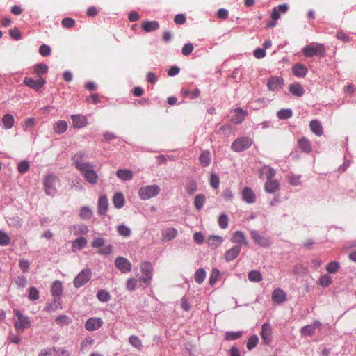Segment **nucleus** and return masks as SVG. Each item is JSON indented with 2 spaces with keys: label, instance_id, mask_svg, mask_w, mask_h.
<instances>
[{
  "label": "nucleus",
  "instance_id": "57",
  "mask_svg": "<svg viewBox=\"0 0 356 356\" xmlns=\"http://www.w3.org/2000/svg\"><path fill=\"white\" fill-rule=\"evenodd\" d=\"M118 232L120 236L128 237L131 234V230L129 227L124 225H120L118 227Z\"/></svg>",
  "mask_w": 356,
  "mask_h": 356
},
{
  "label": "nucleus",
  "instance_id": "5",
  "mask_svg": "<svg viewBox=\"0 0 356 356\" xmlns=\"http://www.w3.org/2000/svg\"><path fill=\"white\" fill-rule=\"evenodd\" d=\"M252 144L249 137H241L236 139L232 144L231 148L234 152H242L248 149Z\"/></svg>",
  "mask_w": 356,
  "mask_h": 356
},
{
  "label": "nucleus",
  "instance_id": "26",
  "mask_svg": "<svg viewBox=\"0 0 356 356\" xmlns=\"http://www.w3.org/2000/svg\"><path fill=\"white\" fill-rule=\"evenodd\" d=\"M310 129L318 136H321L323 134V129L321 124L317 120H313L310 122Z\"/></svg>",
  "mask_w": 356,
  "mask_h": 356
},
{
  "label": "nucleus",
  "instance_id": "10",
  "mask_svg": "<svg viewBox=\"0 0 356 356\" xmlns=\"http://www.w3.org/2000/svg\"><path fill=\"white\" fill-rule=\"evenodd\" d=\"M115 265L122 273L130 272L132 267L131 262L127 259L122 257H118L115 259Z\"/></svg>",
  "mask_w": 356,
  "mask_h": 356
},
{
  "label": "nucleus",
  "instance_id": "47",
  "mask_svg": "<svg viewBox=\"0 0 356 356\" xmlns=\"http://www.w3.org/2000/svg\"><path fill=\"white\" fill-rule=\"evenodd\" d=\"M242 332H227L225 334V339L227 341H233L241 338Z\"/></svg>",
  "mask_w": 356,
  "mask_h": 356
},
{
  "label": "nucleus",
  "instance_id": "33",
  "mask_svg": "<svg viewBox=\"0 0 356 356\" xmlns=\"http://www.w3.org/2000/svg\"><path fill=\"white\" fill-rule=\"evenodd\" d=\"M34 74L38 77H42L48 72V66L44 63H38L33 66Z\"/></svg>",
  "mask_w": 356,
  "mask_h": 356
},
{
  "label": "nucleus",
  "instance_id": "43",
  "mask_svg": "<svg viewBox=\"0 0 356 356\" xmlns=\"http://www.w3.org/2000/svg\"><path fill=\"white\" fill-rule=\"evenodd\" d=\"M248 280L252 282H259L263 280L261 273L258 270H251L248 273Z\"/></svg>",
  "mask_w": 356,
  "mask_h": 356
},
{
  "label": "nucleus",
  "instance_id": "9",
  "mask_svg": "<svg viewBox=\"0 0 356 356\" xmlns=\"http://www.w3.org/2000/svg\"><path fill=\"white\" fill-rule=\"evenodd\" d=\"M57 180V177L53 175H49L45 177L44 184L47 195H51L56 193V183Z\"/></svg>",
  "mask_w": 356,
  "mask_h": 356
},
{
  "label": "nucleus",
  "instance_id": "19",
  "mask_svg": "<svg viewBox=\"0 0 356 356\" xmlns=\"http://www.w3.org/2000/svg\"><path fill=\"white\" fill-rule=\"evenodd\" d=\"M74 128L81 129L88 124L87 118L82 115H72L71 116Z\"/></svg>",
  "mask_w": 356,
  "mask_h": 356
},
{
  "label": "nucleus",
  "instance_id": "45",
  "mask_svg": "<svg viewBox=\"0 0 356 356\" xmlns=\"http://www.w3.org/2000/svg\"><path fill=\"white\" fill-rule=\"evenodd\" d=\"M97 298L99 301L106 302L111 299V296L107 291L101 289L97 292Z\"/></svg>",
  "mask_w": 356,
  "mask_h": 356
},
{
  "label": "nucleus",
  "instance_id": "60",
  "mask_svg": "<svg viewBox=\"0 0 356 356\" xmlns=\"http://www.w3.org/2000/svg\"><path fill=\"white\" fill-rule=\"evenodd\" d=\"M29 163L26 161H21L17 165V170L22 174L26 172L29 170Z\"/></svg>",
  "mask_w": 356,
  "mask_h": 356
},
{
  "label": "nucleus",
  "instance_id": "52",
  "mask_svg": "<svg viewBox=\"0 0 356 356\" xmlns=\"http://www.w3.org/2000/svg\"><path fill=\"white\" fill-rule=\"evenodd\" d=\"M340 268V265L337 261H331L326 266V270L329 273H337Z\"/></svg>",
  "mask_w": 356,
  "mask_h": 356
},
{
  "label": "nucleus",
  "instance_id": "21",
  "mask_svg": "<svg viewBox=\"0 0 356 356\" xmlns=\"http://www.w3.org/2000/svg\"><path fill=\"white\" fill-rule=\"evenodd\" d=\"M298 147L305 153H310L312 151L311 141L306 137L302 136L298 140Z\"/></svg>",
  "mask_w": 356,
  "mask_h": 356
},
{
  "label": "nucleus",
  "instance_id": "46",
  "mask_svg": "<svg viewBox=\"0 0 356 356\" xmlns=\"http://www.w3.org/2000/svg\"><path fill=\"white\" fill-rule=\"evenodd\" d=\"M92 211L88 207H83L80 210L79 216L83 220H88L92 217Z\"/></svg>",
  "mask_w": 356,
  "mask_h": 356
},
{
  "label": "nucleus",
  "instance_id": "42",
  "mask_svg": "<svg viewBox=\"0 0 356 356\" xmlns=\"http://www.w3.org/2000/svg\"><path fill=\"white\" fill-rule=\"evenodd\" d=\"M129 342L133 347H134L137 350H142V348H143L142 341L139 339L138 337L135 336V335L130 336L129 338Z\"/></svg>",
  "mask_w": 356,
  "mask_h": 356
},
{
  "label": "nucleus",
  "instance_id": "7",
  "mask_svg": "<svg viewBox=\"0 0 356 356\" xmlns=\"http://www.w3.org/2000/svg\"><path fill=\"white\" fill-rule=\"evenodd\" d=\"M92 271L86 268L81 271L74 278L73 284L76 288H80L85 285L91 278Z\"/></svg>",
  "mask_w": 356,
  "mask_h": 356
},
{
  "label": "nucleus",
  "instance_id": "62",
  "mask_svg": "<svg viewBox=\"0 0 356 356\" xmlns=\"http://www.w3.org/2000/svg\"><path fill=\"white\" fill-rule=\"evenodd\" d=\"M65 28L70 29L75 25V21L71 17H65L61 22Z\"/></svg>",
  "mask_w": 356,
  "mask_h": 356
},
{
  "label": "nucleus",
  "instance_id": "59",
  "mask_svg": "<svg viewBox=\"0 0 356 356\" xmlns=\"http://www.w3.org/2000/svg\"><path fill=\"white\" fill-rule=\"evenodd\" d=\"M138 280L135 278H129L126 283V288L127 290L132 291L136 288Z\"/></svg>",
  "mask_w": 356,
  "mask_h": 356
},
{
  "label": "nucleus",
  "instance_id": "53",
  "mask_svg": "<svg viewBox=\"0 0 356 356\" xmlns=\"http://www.w3.org/2000/svg\"><path fill=\"white\" fill-rule=\"evenodd\" d=\"M332 282V277L328 275H323L321 277V278L319 279V284L323 286V287H326V286H328L329 285H330Z\"/></svg>",
  "mask_w": 356,
  "mask_h": 356
},
{
  "label": "nucleus",
  "instance_id": "29",
  "mask_svg": "<svg viewBox=\"0 0 356 356\" xmlns=\"http://www.w3.org/2000/svg\"><path fill=\"white\" fill-rule=\"evenodd\" d=\"M116 176L122 181H128L133 178V172L130 170L120 169L117 170Z\"/></svg>",
  "mask_w": 356,
  "mask_h": 356
},
{
  "label": "nucleus",
  "instance_id": "35",
  "mask_svg": "<svg viewBox=\"0 0 356 356\" xmlns=\"http://www.w3.org/2000/svg\"><path fill=\"white\" fill-rule=\"evenodd\" d=\"M199 161L203 167H207L211 163V153L209 150L203 151L200 156Z\"/></svg>",
  "mask_w": 356,
  "mask_h": 356
},
{
  "label": "nucleus",
  "instance_id": "28",
  "mask_svg": "<svg viewBox=\"0 0 356 356\" xmlns=\"http://www.w3.org/2000/svg\"><path fill=\"white\" fill-rule=\"evenodd\" d=\"M141 26L145 32L148 33L157 30L159 28V23L157 21L143 22Z\"/></svg>",
  "mask_w": 356,
  "mask_h": 356
},
{
  "label": "nucleus",
  "instance_id": "34",
  "mask_svg": "<svg viewBox=\"0 0 356 356\" xmlns=\"http://www.w3.org/2000/svg\"><path fill=\"white\" fill-rule=\"evenodd\" d=\"M289 92L297 97H302L304 94V89L301 84L295 83L291 84L289 88Z\"/></svg>",
  "mask_w": 356,
  "mask_h": 356
},
{
  "label": "nucleus",
  "instance_id": "15",
  "mask_svg": "<svg viewBox=\"0 0 356 356\" xmlns=\"http://www.w3.org/2000/svg\"><path fill=\"white\" fill-rule=\"evenodd\" d=\"M234 115L231 118V122L235 124H241L248 115V111L243 110L241 107L233 110Z\"/></svg>",
  "mask_w": 356,
  "mask_h": 356
},
{
  "label": "nucleus",
  "instance_id": "38",
  "mask_svg": "<svg viewBox=\"0 0 356 356\" xmlns=\"http://www.w3.org/2000/svg\"><path fill=\"white\" fill-rule=\"evenodd\" d=\"M113 202L114 206L120 209L124 205V197L122 193H116L113 197Z\"/></svg>",
  "mask_w": 356,
  "mask_h": 356
},
{
  "label": "nucleus",
  "instance_id": "37",
  "mask_svg": "<svg viewBox=\"0 0 356 356\" xmlns=\"http://www.w3.org/2000/svg\"><path fill=\"white\" fill-rule=\"evenodd\" d=\"M307 72V67L301 64H296L293 67V73L298 77H304Z\"/></svg>",
  "mask_w": 356,
  "mask_h": 356
},
{
  "label": "nucleus",
  "instance_id": "18",
  "mask_svg": "<svg viewBox=\"0 0 356 356\" xmlns=\"http://www.w3.org/2000/svg\"><path fill=\"white\" fill-rule=\"evenodd\" d=\"M242 199L248 204H253L256 201V195L250 187H245L241 193Z\"/></svg>",
  "mask_w": 356,
  "mask_h": 356
},
{
  "label": "nucleus",
  "instance_id": "23",
  "mask_svg": "<svg viewBox=\"0 0 356 356\" xmlns=\"http://www.w3.org/2000/svg\"><path fill=\"white\" fill-rule=\"evenodd\" d=\"M241 249V245H235L228 250L225 254L226 261L229 262L236 259L238 256Z\"/></svg>",
  "mask_w": 356,
  "mask_h": 356
},
{
  "label": "nucleus",
  "instance_id": "24",
  "mask_svg": "<svg viewBox=\"0 0 356 356\" xmlns=\"http://www.w3.org/2000/svg\"><path fill=\"white\" fill-rule=\"evenodd\" d=\"M280 188V184L275 179H268L266 181L264 185V189L266 192L268 193H273L278 191Z\"/></svg>",
  "mask_w": 356,
  "mask_h": 356
},
{
  "label": "nucleus",
  "instance_id": "50",
  "mask_svg": "<svg viewBox=\"0 0 356 356\" xmlns=\"http://www.w3.org/2000/svg\"><path fill=\"white\" fill-rule=\"evenodd\" d=\"M277 117L280 119L285 120L289 119L292 116V111L291 109H281L277 113Z\"/></svg>",
  "mask_w": 356,
  "mask_h": 356
},
{
  "label": "nucleus",
  "instance_id": "12",
  "mask_svg": "<svg viewBox=\"0 0 356 356\" xmlns=\"http://www.w3.org/2000/svg\"><path fill=\"white\" fill-rule=\"evenodd\" d=\"M45 83L46 81L42 77H40L36 80L31 77H25L24 80V83L26 86L36 91H38L45 84Z\"/></svg>",
  "mask_w": 356,
  "mask_h": 356
},
{
  "label": "nucleus",
  "instance_id": "2",
  "mask_svg": "<svg viewBox=\"0 0 356 356\" xmlns=\"http://www.w3.org/2000/svg\"><path fill=\"white\" fill-rule=\"evenodd\" d=\"M326 52L325 48L323 44L320 43H311L305 46L302 49V53L305 56L310 58L314 56H319L323 57Z\"/></svg>",
  "mask_w": 356,
  "mask_h": 356
},
{
  "label": "nucleus",
  "instance_id": "6",
  "mask_svg": "<svg viewBox=\"0 0 356 356\" xmlns=\"http://www.w3.org/2000/svg\"><path fill=\"white\" fill-rule=\"evenodd\" d=\"M91 245L95 248H100L98 253L102 255H109L113 252L112 245H105V240L101 237H95Z\"/></svg>",
  "mask_w": 356,
  "mask_h": 356
},
{
  "label": "nucleus",
  "instance_id": "63",
  "mask_svg": "<svg viewBox=\"0 0 356 356\" xmlns=\"http://www.w3.org/2000/svg\"><path fill=\"white\" fill-rule=\"evenodd\" d=\"M197 190V184L193 181H191L187 184L186 191L189 195H192Z\"/></svg>",
  "mask_w": 356,
  "mask_h": 356
},
{
  "label": "nucleus",
  "instance_id": "8",
  "mask_svg": "<svg viewBox=\"0 0 356 356\" xmlns=\"http://www.w3.org/2000/svg\"><path fill=\"white\" fill-rule=\"evenodd\" d=\"M140 271L143 276L139 279V281L145 284H149L152 278V266L150 262L144 261L140 264Z\"/></svg>",
  "mask_w": 356,
  "mask_h": 356
},
{
  "label": "nucleus",
  "instance_id": "17",
  "mask_svg": "<svg viewBox=\"0 0 356 356\" xmlns=\"http://www.w3.org/2000/svg\"><path fill=\"white\" fill-rule=\"evenodd\" d=\"M321 323L318 321H315L313 324L307 325L301 329V334L305 337L313 335L316 329L321 327Z\"/></svg>",
  "mask_w": 356,
  "mask_h": 356
},
{
  "label": "nucleus",
  "instance_id": "58",
  "mask_svg": "<svg viewBox=\"0 0 356 356\" xmlns=\"http://www.w3.org/2000/svg\"><path fill=\"white\" fill-rule=\"evenodd\" d=\"M218 225L221 229H225L228 226V217L225 214H221L218 218Z\"/></svg>",
  "mask_w": 356,
  "mask_h": 356
},
{
  "label": "nucleus",
  "instance_id": "13",
  "mask_svg": "<svg viewBox=\"0 0 356 356\" xmlns=\"http://www.w3.org/2000/svg\"><path fill=\"white\" fill-rule=\"evenodd\" d=\"M250 236L254 241L259 245L268 248L271 245L272 242L269 238L260 235L257 231L252 230L250 232Z\"/></svg>",
  "mask_w": 356,
  "mask_h": 356
},
{
  "label": "nucleus",
  "instance_id": "11",
  "mask_svg": "<svg viewBox=\"0 0 356 356\" xmlns=\"http://www.w3.org/2000/svg\"><path fill=\"white\" fill-rule=\"evenodd\" d=\"M272 327L269 323H264L261 326V330L260 332V335L263 343L269 345L272 342Z\"/></svg>",
  "mask_w": 356,
  "mask_h": 356
},
{
  "label": "nucleus",
  "instance_id": "51",
  "mask_svg": "<svg viewBox=\"0 0 356 356\" xmlns=\"http://www.w3.org/2000/svg\"><path fill=\"white\" fill-rule=\"evenodd\" d=\"M55 322L58 325H68L71 323V318L66 315H61L56 318Z\"/></svg>",
  "mask_w": 356,
  "mask_h": 356
},
{
  "label": "nucleus",
  "instance_id": "14",
  "mask_svg": "<svg viewBox=\"0 0 356 356\" xmlns=\"http://www.w3.org/2000/svg\"><path fill=\"white\" fill-rule=\"evenodd\" d=\"M284 84V80L282 77L273 76L268 79L266 86L269 90L276 91L282 88Z\"/></svg>",
  "mask_w": 356,
  "mask_h": 356
},
{
  "label": "nucleus",
  "instance_id": "44",
  "mask_svg": "<svg viewBox=\"0 0 356 356\" xmlns=\"http://www.w3.org/2000/svg\"><path fill=\"white\" fill-rule=\"evenodd\" d=\"M206 197L203 194H199L195 196L194 200V205L197 210H200L204 207Z\"/></svg>",
  "mask_w": 356,
  "mask_h": 356
},
{
  "label": "nucleus",
  "instance_id": "49",
  "mask_svg": "<svg viewBox=\"0 0 356 356\" xmlns=\"http://www.w3.org/2000/svg\"><path fill=\"white\" fill-rule=\"evenodd\" d=\"M258 342L259 337L256 334L252 335L248 340L247 348L250 350L253 349L254 347H256Z\"/></svg>",
  "mask_w": 356,
  "mask_h": 356
},
{
  "label": "nucleus",
  "instance_id": "41",
  "mask_svg": "<svg viewBox=\"0 0 356 356\" xmlns=\"http://www.w3.org/2000/svg\"><path fill=\"white\" fill-rule=\"evenodd\" d=\"M87 244V239L84 237H79L72 243V251L75 252L76 249H81Z\"/></svg>",
  "mask_w": 356,
  "mask_h": 356
},
{
  "label": "nucleus",
  "instance_id": "36",
  "mask_svg": "<svg viewBox=\"0 0 356 356\" xmlns=\"http://www.w3.org/2000/svg\"><path fill=\"white\" fill-rule=\"evenodd\" d=\"M87 156V153L85 151H79L76 152L72 157V161L75 164L77 169L78 164H88V162H83L82 160Z\"/></svg>",
  "mask_w": 356,
  "mask_h": 356
},
{
  "label": "nucleus",
  "instance_id": "1",
  "mask_svg": "<svg viewBox=\"0 0 356 356\" xmlns=\"http://www.w3.org/2000/svg\"><path fill=\"white\" fill-rule=\"evenodd\" d=\"M77 170H79L83 175L86 180L90 184H96L98 180V175L93 170L92 163L88 164H78Z\"/></svg>",
  "mask_w": 356,
  "mask_h": 356
},
{
  "label": "nucleus",
  "instance_id": "25",
  "mask_svg": "<svg viewBox=\"0 0 356 356\" xmlns=\"http://www.w3.org/2000/svg\"><path fill=\"white\" fill-rule=\"evenodd\" d=\"M108 200L105 195H102L98 200V213L100 216L105 215L108 210Z\"/></svg>",
  "mask_w": 356,
  "mask_h": 356
},
{
  "label": "nucleus",
  "instance_id": "39",
  "mask_svg": "<svg viewBox=\"0 0 356 356\" xmlns=\"http://www.w3.org/2000/svg\"><path fill=\"white\" fill-rule=\"evenodd\" d=\"M67 123L65 120H59L54 126V131L58 134H61L66 131Z\"/></svg>",
  "mask_w": 356,
  "mask_h": 356
},
{
  "label": "nucleus",
  "instance_id": "27",
  "mask_svg": "<svg viewBox=\"0 0 356 356\" xmlns=\"http://www.w3.org/2000/svg\"><path fill=\"white\" fill-rule=\"evenodd\" d=\"M63 287L60 281L56 280L53 282L51 292L53 296L60 297L63 294Z\"/></svg>",
  "mask_w": 356,
  "mask_h": 356
},
{
  "label": "nucleus",
  "instance_id": "32",
  "mask_svg": "<svg viewBox=\"0 0 356 356\" xmlns=\"http://www.w3.org/2000/svg\"><path fill=\"white\" fill-rule=\"evenodd\" d=\"M232 241L234 243H237L238 245L241 244L248 245V241L245 240L244 234L241 231H236L234 233Z\"/></svg>",
  "mask_w": 356,
  "mask_h": 356
},
{
  "label": "nucleus",
  "instance_id": "40",
  "mask_svg": "<svg viewBox=\"0 0 356 356\" xmlns=\"http://www.w3.org/2000/svg\"><path fill=\"white\" fill-rule=\"evenodd\" d=\"M15 122L14 117L11 114H6L2 118V123L7 129L13 127Z\"/></svg>",
  "mask_w": 356,
  "mask_h": 356
},
{
  "label": "nucleus",
  "instance_id": "56",
  "mask_svg": "<svg viewBox=\"0 0 356 356\" xmlns=\"http://www.w3.org/2000/svg\"><path fill=\"white\" fill-rule=\"evenodd\" d=\"M209 184L211 187L214 189H217L219 187L220 179L217 175L212 173L210 177Z\"/></svg>",
  "mask_w": 356,
  "mask_h": 356
},
{
  "label": "nucleus",
  "instance_id": "3",
  "mask_svg": "<svg viewBox=\"0 0 356 356\" xmlns=\"http://www.w3.org/2000/svg\"><path fill=\"white\" fill-rule=\"evenodd\" d=\"M160 192V187L158 185H147L139 188L138 194L142 200H147L156 197Z\"/></svg>",
  "mask_w": 356,
  "mask_h": 356
},
{
  "label": "nucleus",
  "instance_id": "16",
  "mask_svg": "<svg viewBox=\"0 0 356 356\" xmlns=\"http://www.w3.org/2000/svg\"><path fill=\"white\" fill-rule=\"evenodd\" d=\"M103 325V321L100 318H90L86 321L85 328L88 331H95L98 330Z\"/></svg>",
  "mask_w": 356,
  "mask_h": 356
},
{
  "label": "nucleus",
  "instance_id": "22",
  "mask_svg": "<svg viewBox=\"0 0 356 356\" xmlns=\"http://www.w3.org/2000/svg\"><path fill=\"white\" fill-rule=\"evenodd\" d=\"M177 236V230L173 227H168L161 232V240L168 241L174 239Z\"/></svg>",
  "mask_w": 356,
  "mask_h": 356
},
{
  "label": "nucleus",
  "instance_id": "30",
  "mask_svg": "<svg viewBox=\"0 0 356 356\" xmlns=\"http://www.w3.org/2000/svg\"><path fill=\"white\" fill-rule=\"evenodd\" d=\"M223 238L218 236H210L207 239V243L211 249H216L221 245Z\"/></svg>",
  "mask_w": 356,
  "mask_h": 356
},
{
  "label": "nucleus",
  "instance_id": "54",
  "mask_svg": "<svg viewBox=\"0 0 356 356\" xmlns=\"http://www.w3.org/2000/svg\"><path fill=\"white\" fill-rule=\"evenodd\" d=\"M29 298L35 301L39 299V291L34 286H31L29 289Z\"/></svg>",
  "mask_w": 356,
  "mask_h": 356
},
{
  "label": "nucleus",
  "instance_id": "4",
  "mask_svg": "<svg viewBox=\"0 0 356 356\" xmlns=\"http://www.w3.org/2000/svg\"><path fill=\"white\" fill-rule=\"evenodd\" d=\"M17 319L15 321L14 326L18 333H22L25 329L31 327V321L29 317L25 316L19 310H14Z\"/></svg>",
  "mask_w": 356,
  "mask_h": 356
},
{
  "label": "nucleus",
  "instance_id": "20",
  "mask_svg": "<svg viewBox=\"0 0 356 356\" xmlns=\"http://www.w3.org/2000/svg\"><path fill=\"white\" fill-rule=\"evenodd\" d=\"M286 300V293L280 288L275 289L272 293V300L281 304Z\"/></svg>",
  "mask_w": 356,
  "mask_h": 356
},
{
  "label": "nucleus",
  "instance_id": "55",
  "mask_svg": "<svg viewBox=\"0 0 356 356\" xmlns=\"http://www.w3.org/2000/svg\"><path fill=\"white\" fill-rule=\"evenodd\" d=\"M10 242V236L3 231L0 230V245L6 246Z\"/></svg>",
  "mask_w": 356,
  "mask_h": 356
},
{
  "label": "nucleus",
  "instance_id": "31",
  "mask_svg": "<svg viewBox=\"0 0 356 356\" xmlns=\"http://www.w3.org/2000/svg\"><path fill=\"white\" fill-rule=\"evenodd\" d=\"M260 177L265 176L267 180L272 179L275 175V170L270 166L264 165L260 169Z\"/></svg>",
  "mask_w": 356,
  "mask_h": 356
},
{
  "label": "nucleus",
  "instance_id": "48",
  "mask_svg": "<svg viewBox=\"0 0 356 356\" xmlns=\"http://www.w3.org/2000/svg\"><path fill=\"white\" fill-rule=\"evenodd\" d=\"M206 277V272L203 268L198 269L195 273V280L197 283L201 284Z\"/></svg>",
  "mask_w": 356,
  "mask_h": 356
},
{
  "label": "nucleus",
  "instance_id": "64",
  "mask_svg": "<svg viewBox=\"0 0 356 356\" xmlns=\"http://www.w3.org/2000/svg\"><path fill=\"white\" fill-rule=\"evenodd\" d=\"M193 45L191 43H187L182 47L181 51L184 56H188L193 51Z\"/></svg>",
  "mask_w": 356,
  "mask_h": 356
},
{
  "label": "nucleus",
  "instance_id": "61",
  "mask_svg": "<svg viewBox=\"0 0 356 356\" xmlns=\"http://www.w3.org/2000/svg\"><path fill=\"white\" fill-rule=\"evenodd\" d=\"M39 52L42 56H47L50 55L51 49L49 45L43 44L40 47Z\"/></svg>",
  "mask_w": 356,
  "mask_h": 356
}]
</instances>
